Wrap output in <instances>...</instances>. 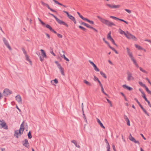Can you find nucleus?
Instances as JSON below:
<instances>
[{"label": "nucleus", "mask_w": 151, "mask_h": 151, "mask_svg": "<svg viewBox=\"0 0 151 151\" xmlns=\"http://www.w3.org/2000/svg\"><path fill=\"white\" fill-rule=\"evenodd\" d=\"M97 17L102 23L106 24L108 27H111L112 26H116L115 24L113 22H111L108 20L102 18L99 16H97Z\"/></svg>", "instance_id": "f257e3e1"}, {"label": "nucleus", "mask_w": 151, "mask_h": 151, "mask_svg": "<svg viewBox=\"0 0 151 151\" xmlns=\"http://www.w3.org/2000/svg\"><path fill=\"white\" fill-rule=\"evenodd\" d=\"M49 14L53 17L55 19L57 22L60 24L63 25L67 27H68V25L66 23L63 22V21L60 20L53 14H51L50 13H49Z\"/></svg>", "instance_id": "f03ea898"}, {"label": "nucleus", "mask_w": 151, "mask_h": 151, "mask_svg": "<svg viewBox=\"0 0 151 151\" xmlns=\"http://www.w3.org/2000/svg\"><path fill=\"white\" fill-rule=\"evenodd\" d=\"M1 128L7 130L8 129V127L4 120L0 119V129Z\"/></svg>", "instance_id": "7ed1b4c3"}, {"label": "nucleus", "mask_w": 151, "mask_h": 151, "mask_svg": "<svg viewBox=\"0 0 151 151\" xmlns=\"http://www.w3.org/2000/svg\"><path fill=\"white\" fill-rule=\"evenodd\" d=\"M12 93V92L8 88L5 89L3 93V94L4 96H6L10 95Z\"/></svg>", "instance_id": "20e7f679"}, {"label": "nucleus", "mask_w": 151, "mask_h": 151, "mask_svg": "<svg viewBox=\"0 0 151 151\" xmlns=\"http://www.w3.org/2000/svg\"><path fill=\"white\" fill-rule=\"evenodd\" d=\"M3 42L5 45L6 46V47L9 49V50L11 51L12 50V49L9 45L7 40H6V39L4 38L3 37Z\"/></svg>", "instance_id": "39448f33"}, {"label": "nucleus", "mask_w": 151, "mask_h": 151, "mask_svg": "<svg viewBox=\"0 0 151 151\" xmlns=\"http://www.w3.org/2000/svg\"><path fill=\"white\" fill-rule=\"evenodd\" d=\"M129 138L130 140L134 142L135 143L138 144L139 145V142L138 141L136 140L132 136L131 134L129 137Z\"/></svg>", "instance_id": "423d86ee"}, {"label": "nucleus", "mask_w": 151, "mask_h": 151, "mask_svg": "<svg viewBox=\"0 0 151 151\" xmlns=\"http://www.w3.org/2000/svg\"><path fill=\"white\" fill-rule=\"evenodd\" d=\"M41 3L42 4V5H43V6H46L48 8V9H50L52 12H54L55 13L57 12L55 10L53 9H52V8H50V7L49 6V5L48 4L45 3L42 1L41 2Z\"/></svg>", "instance_id": "0eeeda50"}, {"label": "nucleus", "mask_w": 151, "mask_h": 151, "mask_svg": "<svg viewBox=\"0 0 151 151\" xmlns=\"http://www.w3.org/2000/svg\"><path fill=\"white\" fill-rule=\"evenodd\" d=\"M128 76L127 79L128 81H130L131 80H134V77L132 76V74L129 71L127 72Z\"/></svg>", "instance_id": "6e6552de"}, {"label": "nucleus", "mask_w": 151, "mask_h": 151, "mask_svg": "<svg viewBox=\"0 0 151 151\" xmlns=\"http://www.w3.org/2000/svg\"><path fill=\"white\" fill-rule=\"evenodd\" d=\"M23 132L21 131H19L18 130H16L15 131L14 136H16V137L17 138H19L18 134H19V136L23 134Z\"/></svg>", "instance_id": "1a4fd4ad"}, {"label": "nucleus", "mask_w": 151, "mask_h": 151, "mask_svg": "<svg viewBox=\"0 0 151 151\" xmlns=\"http://www.w3.org/2000/svg\"><path fill=\"white\" fill-rule=\"evenodd\" d=\"M89 62L93 67L94 69L97 72H99V69L97 68V66L93 62L91 61V60H89Z\"/></svg>", "instance_id": "9d476101"}, {"label": "nucleus", "mask_w": 151, "mask_h": 151, "mask_svg": "<svg viewBox=\"0 0 151 151\" xmlns=\"http://www.w3.org/2000/svg\"><path fill=\"white\" fill-rule=\"evenodd\" d=\"M23 143V145L24 146H25L26 147L29 148V142H28V140L25 139H24V141H22Z\"/></svg>", "instance_id": "9b49d317"}, {"label": "nucleus", "mask_w": 151, "mask_h": 151, "mask_svg": "<svg viewBox=\"0 0 151 151\" xmlns=\"http://www.w3.org/2000/svg\"><path fill=\"white\" fill-rule=\"evenodd\" d=\"M127 38L129 39H133L135 40H137L135 36L129 33H128V35Z\"/></svg>", "instance_id": "f8f14e48"}, {"label": "nucleus", "mask_w": 151, "mask_h": 151, "mask_svg": "<svg viewBox=\"0 0 151 151\" xmlns=\"http://www.w3.org/2000/svg\"><path fill=\"white\" fill-rule=\"evenodd\" d=\"M106 5L111 8H118L120 6L119 5H111L109 4H106Z\"/></svg>", "instance_id": "ddd939ff"}, {"label": "nucleus", "mask_w": 151, "mask_h": 151, "mask_svg": "<svg viewBox=\"0 0 151 151\" xmlns=\"http://www.w3.org/2000/svg\"><path fill=\"white\" fill-rule=\"evenodd\" d=\"M16 100L20 104H22V99L21 96L19 95H17L16 97Z\"/></svg>", "instance_id": "4468645a"}, {"label": "nucleus", "mask_w": 151, "mask_h": 151, "mask_svg": "<svg viewBox=\"0 0 151 151\" xmlns=\"http://www.w3.org/2000/svg\"><path fill=\"white\" fill-rule=\"evenodd\" d=\"M126 49L127 51L128 54L129 55V57L131 58V59L133 58L134 57L132 55V53L131 52L129 51V48L128 47H127L126 48Z\"/></svg>", "instance_id": "2eb2a0df"}, {"label": "nucleus", "mask_w": 151, "mask_h": 151, "mask_svg": "<svg viewBox=\"0 0 151 151\" xmlns=\"http://www.w3.org/2000/svg\"><path fill=\"white\" fill-rule=\"evenodd\" d=\"M122 86L124 88L127 89L129 91H132L133 90V88L132 87L128 86L126 84L122 85Z\"/></svg>", "instance_id": "dca6fc26"}, {"label": "nucleus", "mask_w": 151, "mask_h": 151, "mask_svg": "<svg viewBox=\"0 0 151 151\" xmlns=\"http://www.w3.org/2000/svg\"><path fill=\"white\" fill-rule=\"evenodd\" d=\"M68 18L73 22L74 23L76 24V20L74 17L70 15L68 17Z\"/></svg>", "instance_id": "f3484780"}, {"label": "nucleus", "mask_w": 151, "mask_h": 151, "mask_svg": "<svg viewBox=\"0 0 151 151\" xmlns=\"http://www.w3.org/2000/svg\"><path fill=\"white\" fill-rule=\"evenodd\" d=\"M40 51H41L42 53V57L43 58H47V55L44 51L42 49H41L40 50Z\"/></svg>", "instance_id": "a211bd4d"}, {"label": "nucleus", "mask_w": 151, "mask_h": 151, "mask_svg": "<svg viewBox=\"0 0 151 151\" xmlns=\"http://www.w3.org/2000/svg\"><path fill=\"white\" fill-rule=\"evenodd\" d=\"M71 142L73 143L76 147L78 148H80V146L79 145L77 144V142L76 140H72L71 141Z\"/></svg>", "instance_id": "6ab92c4d"}, {"label": "nucleus", "mask_w": 151, "mask_h": 151, "mask_svg": "<svg viewBox=\"0 0 151 151\" xmlns=\"http://www.w3.org/2000/svg\"><path fill=\"white\" fill-rule=\"evenodd\" d=\"M97 120L98 122L99 123V124L100 125L101 127L102 128L104 129H105V127L103 125V124L101 122V121L99 120V119L98 118H97Z\"/></svg>", "instance_id": "aec40b11"}, {"label": "nucleus", "mask_w": 151, "mask_h": 151, "mask_svg": "<svg viewBox=\"0 0 151 151\" xmlns=\"http://www.w3.org/2000/svg\"><path fill=\"white\" fill-rule=\"evenodd\" d=\"M60 71V72L61 73V74L63 76H64L65 75V73H64V70L63 69V68H62V67L61 66H60V67L58 68Z\"/></svg>", "instance_id": "412c9836"}, {"label": "nucleus", "mask_w": 151, "mask_h": 151, "mask_svg": "<svg viewBox=\"0 0 151 151\" xmlns=\"http://www.w3.org/2000/svg\"><path fill=\"white\" fill-rule=\"evenodd\" d=\"M52 1L56 4H58L62 6L65 7H66V6L65 5H64L63 4L59 2L58 1L56 0H52Z\"/></svg>", "instance_id": "4be33fe9"}, {"label": "nucleus", "mask_w": 151, "mask_h": 151, "mask_svg": "<svg viewBox=\"0 0 151 151\" xmlns=\"http://www.w3.org/2000/svg\"><path fill=\"white\" fill-rule=\"evenodd\" d=\"M83 81L84 83L86 84L87 85L90 86H92V84L90 82H88L86 80H84Z\"/></svg>", "instance_id": "5701e85b"}, {"label": "nucleus", "mask_w": 151, "mask_h": 151, "mask_svg": "<svg viewBox=\"0 0 151 151\" xmlns=\"http://www.w3.org/2000/svg\"><path fill=\"white\" fill-rule=\"evenodd\" d=\"M135 46L136 48L138 49L139 50H144L145 51V49H144L142 48L141 47V46L135 44Z\"/></svg>", "instance_id": "b1692460"}, {"label": "nucleus", "mask_w": 151, "mask_h": 151, "mask_svg": "<svg viewBox=\"0 0 151 151\" xmlns=\"http://www.w3.org/2000/svg\"><path fill=\"white\" fill-rule=\"evenodd\" d=\"M26 57V59L27 60L29 61V62L31 64H32V62L30 60L29 58V57L28 55L27 54L25 55Z\"/></svg>", "instance_id": "393cba45"}, {"label": "nucleus", "mask_w": 151, "mask_h": 151, "mask_svg": "<svg viewBox=\"0 0 151 151\" xmlns=\"http://www.w3.org/2000/svg\"><path fill=\"white\" fill-rule=\"evenodd\" d=\"M62 52L63 53V54L62 55L61 54H60V56L62 58H63L65 60L67 58L65 57L64 55L65 52L63 50H62Z\"/></svg>", "instance_id": "a878e982"}, {"label": "nucleus", "mask_w": 151, "mask_h": 151, "mask_svg": "<svg viewBox=\"0 0 151 151\" xmlns=\"http://www.w3.org/2000/svg\"><path fill=\"white\" fill-rule=\"evenodd\" d=\"M62 52L63 53V54L62 55L61 54H60V56L62 58H63L65 60L67 58L65 57L64 55L65 52L63 50H62Z\"/></svg>", "instance_id": "bb28decb"}, {"label": "nucleus", "mask_w": 151, "mask_h": 151, "mask_svg": "<svg viewBox=\"0 0 151 151\" xmlns=\"http://www.w3.org/2000/svg\"><path fill=\"white\" fill-rule=\"evenodd\" d=\"M107 38L109 40H110L112 38L111 37V32H109V33L108 34L107 36Z\"/></svg>", "instance_id": "cd10ccee"}, {"label": "nucleus", "mask_w": 151, "mask_h": 151, "mask_svg": "<svg viewBox=\"0 0 151 151\" xmlns=\"http://www.w3.org/2000/svg\"><path fill=\"white\" fill-rule=\"evenodd\" d=\"M100 73L101 74V75L104 78H107V77L105 74V73H104L102 71H100Z\"/></svg>", "instance_id": "c85d7f7f"}, {"label": "nucleus", "mask_w": 151, "mask_h": 151, "mask_svg": "<svg viewBox=\"0 0 151 151\" xmlns=\"http://www.w3.org/2000/svg\"><path fill=\"white\" fill-rule=\"evenodd\" d=\"M54 82V83H56V84H57L58 83V80L56 78H55V79H54V80H52L51 81V83H52V84H53V83H52V82Z\"/></svg>", "instance_id": "c756f323"}, {"label": "nucleus", "mask_w": 151, "mask_h": 151, "mask_svg": "<svg viewBox=\"0 0 151 151\" xmlns=\"http://www.w3.org/2000/svg\"><path fill=\"white\" fill-rule=\"evenodd\" d=\"M45 27L46 28L49 29L50 31H51V30L52 29V27L49 24H45Z\"/></svg>", "instance_id": "7c9ffc66"}, {"label": "nucleus", "mask_w": 151, "mask_h": 151, "mask_svg": "<svg viewBox=\"0 0 151 151\" xmlns=\"http://www.w3.org/2000/svg\"><path fill=\"white\" fill-rule=\"evenodd\" d=\"M38 19L43 26H45V24L42 21L40 18H38Z\"/></svg>", "instance_id": "2f4dec72"}, {"label": "nucleus", "mask_w": 151, "mask_h": 151, "mask_svg": "<svg viewBox=\"0 0 151 151\" xmlns=\"http://www.w3.org/2000/svg\"><path fill=\"white\" fill-rule=\"evenodd\" d=\"M139 68L140 70L143 73H147V72L146 70H143L141 67H139Z\"/></svg>", "instance_id": "473e14b6"}, {"label": "nucleus", "mask_w": 151, "mask_h": 151, "mask_svg": "<svg viewBox=\"0 0 151 151\" xmlns=\"http://www.w3.org/2000/svg\"><path fill=\"white\" fill-rule=\"evenodd\" d=\"M27 135L28 136V137L29 139H30L32 138V136L31 135V132L30 131H29L28 132Z\"/></svg>", "instance_id": "72a5a7b5"}, {"label": "nucleus", "mask_w": 151, "mask_h": 151, "mask_svg": "<svg viewBox=\"0 0 151 151\" xmlns=\"http://www.w3.org/2000/svg\"><path fill=\"white\" fill-rule=\"evenodd\" d=\"M118 20H119L120 21L123 22H124V23H126L127 24H128V22H127L124 20V19L118 18Z\"/></svg>", "instance_id": "f704fd0d"}, {"label": "nucleus", "mask_w": 151, "mask_h": 151, "mask_svg": "<svg viewBox=\"0 0 151 151\" xmlns=\"http://www.w3.org/2000/svg\"><path fill=\"white\" fill-rule=\"evenodd\" d=\"M105 142L107 144V148H108L109 147H110V145H109V143L108 142V141L107 139H105Z\"/></svg>", "instance_id": "c9c22d12"}, {"label": "nucleus", "mask_w": 151, "mask_h": 151, "mask_svg": "<svg viewBox=\"0 0 151 151\" xmlns=\"http://www.w3.org/2000/svg\"><path fill=\"white\" fill-rule=\"evenodd\" d=\"M139 84L142 86L144 87L146 86L145 84H143L142 82L139 81Z\"/></svg>", "instance_id": "e433bc0d"}, {"label": "nucleus", "mask_w": 151, "mask_h": 151, "mask_svg": "<svg viewBox=\"0 0 151 151\" xmlns=\"http://www.w3.org/2000/svg\"><path fill=\"white\" fill-rule=\"evenodd\" d=\"M142 95H143L142 96V97L145 99V101H148V100H147V98L146 97V96L145 93H144V94H143Z\"/></svg>", "instance_id": "4c0bfd02"}, {"label": "nucleus", "mask_w": 151, "mask_h": 151, "mask_svg": "<svg viewBox=\"0 0 151 151\" xmlns=\"http://www.w3.org/2000/svg\"><path fill=\"white\" fill-rule=\"evenodd\" d=\"M84 26H86V27L90 29H91L92 27L90 25L86 23H85V24Z\"/></svg>", "instance_id": "58836bf2"}, {"label": "nucleus", "mask_w": 151, "mask_h": 151, "mask_svg": "<svg viewBox=\"0 0 151 151\" xmlns=\"http://www.w3.org/2000/svg\"><path fill=\"white\" fill-rule=\"evenodd\" d=\"M110 17L111 18H112L113 19H114L115 20H118V18H119L117 17H115L113 16H110Z\"/></svg>", "instance_id": "ea45409f"}, {"label": "nucleus", "mask_w": 151, "mask_h": 151, "mask_svg": "<svg viewBox=\"0 0 151 151\" xmlns=\"http://www.w3.org/2000/svg\"><path fill=\"white\" fill-rule=\"evenodd\" d=\"M119 32L120 34H124V32L121 29H119Z\"/></svg>", "instance_id": "a19ab883"}, {"label": "nucleus", "mask_w": 151, "mask_h": 151, "mask_svg": "<svg viewBox=\"0 0 151 151\" xmlns=\"http://www.w3.org/2000/svg\"><path fill=\"white\" fill-rule=\"evenodd\" d=\"M78 27L79 28L85 31H86V29L85 28H84V27H82L81 26H79Z\"/></svg>", "instance_id": "79ce46f5"}, {"label": "nucleus", "mask_w": 151, "mask_h": 151, "mask_svg": "<svg viewBox=\"0 0 151 151\" xmlns=\"http://www.w3.org/2000/svg\"><path fill=\"white\" fill-rule=\"evenodd\" d=\"M106 100H107L108 102L110 104V106L112 107V104L111 101L110 100H109V99H107V98H106Z\"/></svg>", "instance_id": "37998d69"}, {"label": "nucleus", "mask_w": 151, "mask_h": 151, "mask_svg": "<svg viewBox=\"0 0 151 151\" xmlns=\"http://www.w3.org/2000/svg\"><path fill=\"white\" fill-rule=\"evenodd\" d=\"M131 60L133 62V63L134 64V65L136 64L137 63H136V61L135 59L134 58H133L131 59Z\"/></svg>", "instance_id": "c03bdc74"}, {"label": "nucleus", "mask_w": 151, "mask_h": 151, "mask_svg": "<svg viewBox=\"0 0 151 151\" xmlns=\"http://www.w3.org/2000/svg\"><path fill=\"white\" fill-rule=\"evenodd\" d=\"M55 63L57 65V66L58 68L60 67V66H61L60 64H59L58 61H55Z\"/></svg>", "instance_id": "a18cd8bd"}, {"label": "nucleus", "mask_w": 151, "mask_h": 151, "mask_svg": "<svg viewBox=\"0 0 151 151\" xmlns=\"http://www.w3.org/2000/svg\"><path fill=\"white\" fill-rule=\"evenodd\" d=\"M22 51H23V52L24 54L25 55H27V52H26V51H25V49L24 48H22Z\"/></svg>", "instance_id": "49530a36"}, {"label": "nucleus", "mask_w": 151, "mask_h": 151, "mask_svg": "<svg viewBox=\"0 0 151 151\" xmlns=\"http://www.w3.org/2000/svg\"><path fill=\"white\" fill-rule=\"evenodd\" d=\"M94 81L98 82L99 81V79L95 76H94Z\"/></svg>", "instance_id": "de8ad7c7"}, {"label": "nucleus", "mask_w": 151, "mask_h": 151, "mask_svg": "<svg viewBox=\"0 0 151 151\" xmlns=\"http://www.w3.org/2000/svg\"><path fill=\"white\" fill-rule=\"evenodd\" d=\"M88 22L91 24H94V22L93 21L90 20L89 19H88Z\"/></svg>", "instance_id": "09e8293b"}, {"label": "nucleus", "mask_w": 151, "mask_h": 151, "mask_svg": "<svg viewBox=\"0 0 151 151\" xmlns=\"http://www.w3.org/2000/svg\"><path fill=\"white\" fill-rule=\"evenodd\" d=\"M63 12L64 13H65L67 14V16L68 17L70 15V14H69L68 12H67V11H63Z\"/></svg>", "instance_id": "8fccbe9b"}, {"label": "nucleus", "mask_w": 151, "mask_h": 151, "mask_svg": "<svg viewBox=\"0 0 151 151\" xmlns=\"http://www.w3.org/2000/svg\"><path fill=\"white\" fill-rule=\"evenodd\" d=\"M81 19L83 20H85V21H86L87 22H88V19L86 18H85L84 17H83H83L81 18Z\"/></svg>", "instance_id": "3c124183"}, {"label": "nucleus", "mask_w": 151, "mask_h": 151, "mask_svg": "<svg viewBox=\"0 0 151 151\" xmlns=\"http://www.w3.org/2000/svg\"><path fill=\"white\" fill-rule=\"evenodd\" d=\"M57 36L58 37L62 38L63 37V36L62 35L58 33L57 34Z\"/></svg>", "instance_id": "603ef678"}, {"label": "nucleus", "mask_w": 151, "mask_h": 151, "mask_svg": "<svg viewBox=\"0 0 151 151\" xmlns=\"http://www.w3.org/2000/svg\"><path fill=\"white\" fill-rule=\"evenodd\" d=\"M50 53L52 54L53 56H56L55 54L53 52L52 49V50L50 51Z\"/></svg>", "instance_id": "864d4df0"}, {"label": "nucleus", "mask_w": 151, "mask_h": 151, "mask_svg": "<svg viewBox=\"0 0 151 151\" xmlns=\"http://www.w3.org/2000/svg\"><path fill=\"white\" fill-rule=\"evenodd\" d=\"M125 120L127 122H128V121H129L128 118L127 117V116H125Z\"/></svg>", "instance_id": "5fc2aeb1"}, {"label": "nucleus", "mask_w": 151, "mask_h": 151, "mask_svg": "<svg viewBox=\"0 0 151 151\" xmlns=\"http://www.w3.org/2000/svg\"><path fill=\"white\" fill-rule=\"evenodd\" d=\"M24 122H23L22 124H21L20 127L22 128H24Z\"/></svg>", "instance_id": "6e6d98bb"}, {"label": "nucleus", "mask_w": 151, "mask_h": 151, "mask_svg": "<svg viewBox=\"0 0 151 151\" xmlns=\"http://www.w3.org/2000/svg\"><path fill=\"white\" fill-rule=\"evenodd\" d=\"M125 11H126L127 12L129 13H130L131 12V11L129 9H125Z\"/></svg>", "instance_id": "4d7b16f0"}, {"label": "nucleus", "mask_w": 151, "mask_h": 151, "mask_svg": "<svg viewBox=\"0 0 151 151\" xmlns=\"http://www.w3.org/2000/svg\"><path fill=\"white\" fill-rule=\"evenodd\" d=\"M147 101V103H148V105L150 107H151V104L150 103V102L149 101H148H148Z\"/></svg>", "instance_id": "13d9d810"}, {"label": "nucleus", "mask_w": 151, "mask_h": 151, "mask_svg": "<svg viewBox=\"0 0 151 151\" xmlns=\"http://www.w3.org/2000/svg\"><path fill=\"white\" fill-rule=\"evenodd\" d=\"M112 50L114 51L116 53L118 54V52L114 48L112 49Z\"/></svg>", "instance_id": "bf43d9fd"}, {"label": "nucleus", "mask_w": 151, "mask_h": 151, "mask_svg": "<svg viewBox=\"0 0 151 151\" xmlns=\"http://www.w3.org/2000/svg\"><path fill=\"white\" fill-rule=\"evenodd\" d=\"M24 128H22L20 127L19 129V131H21L23 132L24 131Z\"/></svg>", "instance_id": "052dcab7"}, {"label": "nucleus", "mask_w": 151, "mask_h": 151, "mask_svg": "<svg viewBox=\"0 0 151 151\" xmlns=\"http://www.w3.org/2000/svg\"><path fill=\"white\" fill-rule=\"evenodd\" d=\"M110 40L111 42L113 44L115 43V42L114 41L113 38H112V39H111Z\"/></svg>", "instance_id": "680f3d73"}, {"label": "nucleus", "mask_w": 151, "mask_h": 151, "mask_svg": "<svg viewBox=\"0 0 151 151\" xmlns=\"http://www.w3.org/2000/svg\"><path fill=\"white\" fill-rule=\"evenodd\" d=\"M45 35H46L47 37L48 38V39H50V36L47 33H45Z\"/></svg>", "instance_id": "e2e57ef3"}, {"label": "nucleus", "mask_w": 151, "mask_h": 151, "mask_svg": "<svg viewBox=\"0 0 151 151\" xmlns=\"http://www.w3.org/2000/svg\"><path fill=\"white\" fill-rule=\"evenodd\" d=\"M91 29H93V30L95 32H98V30L94 28L93 27H92Z\"/></svg>", "instance_id": "0e129e2a"}, {"label": "nucleus", "mask_w": 151, "mask_h": 151, "mask_svg": "<svg viewBox=\"0 0 151 151\" xmlns=\"http://www.w3.org/2000/svg\"><path fill=\"white\" fill-rule=\"evenodd\" d=\"M77 13L78 14L80 17L81 18L83 17V16L82 15H81L78 12H77Z\"/></svg>", "instance_id": "69168bd1"}, {"label": "nucleus", "mask_w": 151, "mask_h": 151, "mask_svg": "<svg viewBox=\"0 0 151 151\" xmlns=\"http://www.w3.org/2000/svg\"><path fill=\"white\" fill-rule=\"evenodd\" d=\"M98 82L99 83V84L101 87H103L101 83V82L100 81H99Z\"/></svg>", "instance_id": "338daca9"}, {"label": "nucleus", "mask_w": 151, "mask_h": 151, "mask_svg": "<svg viewBox=\"0 0 151 151\" xmlns=\"http://www.w3.org/2000/svg\"><path fill=\"white\" fill-rule=\"evenodd\" d=\"M112 147H113V149L114 151H116L114 145H112Z\"/></svg>", "instance_id": "774afa93"}]
</instances>
